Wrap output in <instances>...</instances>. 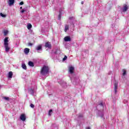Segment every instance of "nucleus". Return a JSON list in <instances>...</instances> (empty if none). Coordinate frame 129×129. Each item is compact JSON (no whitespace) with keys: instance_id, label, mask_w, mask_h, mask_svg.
I'll list each match as a JSON object with an SVG mask.
<instances>
[{"instance_id":"nucleus-1","label":"nucleus","mask_w":129,"mask_h":129,"mask_svg":"<svg viewBox=\"0 0 129 129\" xmlns=\"http://www.w3.org/2000/svg\"><path fill=\"white\" fill-rule=\"evenodd\" d=\"M4 47L6 52H8L11 50V47L9 46V38L6 37L4 39Z\"/></svg>"},{"instance_id":"nucleus-2","label":"nucleus","mask_w":129,"mask_h":129,"mask_svg":"<svg viewBox=\"0 0 129 129\" xmlns=\"http://www.w3.org/2000/svg\"><path fill=\"white\" fill-rule=\"evenodd\" d=\"M48 73H49V67L44 66L41 70V74H42V75H46V74H48Z\"/></svg>"},{"instance_id":"nucleus-3","label":"nucleus","mask_w":129,"mask_h":129,"mask_svg":"<svg viewBox=\"0 0 129 129\" xmlns=\"http://www.w3.org/2000/svg\"><path fill=\"white\" fill-rule=\"evenodd\" d=\"M59 84L63 88H67V83H66V82L60 81Z\"/></svg>"},{"instance_id":"nucleus-4","label":"nucleus","mask_w":129,"mask_h":129,"mask_svg":"<svg viewBox=\"0 0 129 129\" xmlns=\"http://www.w3.org/2000/svg\"><path fill=\"white\" fill-rule=\"evenodd\" d=\"M69 72L70 74H73L74 73V67L71 66L69 67Z\"/></svg>"},{"instance_id":"nucleus-5","label":"nucleus","mask_w":129,"mask_h":129,"mask_svg":"<svg viewBox=\"0 0 129 129\" xmlns=\"http://www.w3.org/2000/svg\"><path fill=\"white\" fill-rule=\"evenodd\" d=\"M127 10H128V6H127V5H124L123 6L122 8V12H123V13H125Z\"/></svg>"},{"instance_id":"nucleus-6","label":"nucleus","mask_w":129,"mask_h":129,"mask_svg":"<svg viewBox=\"0 0 129 129\" xmlns=\"http://www.w3.org/2000/svg\"><path fill=\"white\" fill-rule=\"evenodd\" d=\"M45 47L48 48V49H51L52 48V45H51V43L50 42H47L45 43Z\"/></svg>"},{"instance_id":"nucleus-7","label":"nucleus","mask_w":129,"mask_h":129,"mask_svg":"<svg viewBox=\"0 0 129 129\" xmlns=\"http://www.w3.org/2000/svg\"><path fill=\"white\" fill-rule=\"evenodd\" d=\"M20 119L22 120V121H25L26 120V115L24 114H22L20 116Z\"/></svg>"},{"instance_id":"nucleus-8","label":"nucleus","mask_w":129,"mask_h":129,"mask_svg":"<svg viewBox=\"0 0 129 129\" xmlns=\"http://www.w3.org/2000/svg\"><path fill=\"white\" fill-rule=\"evenodd\" d=\"M64 41H65V42H70L71 41V38H70V36H66L64 38Z\"/></svg>"},{"instance_id":"nucleus-9","label":"nucleus","mask_w":129,"mask_h":129,"mask_svg":"<svg viewBox=\"0 0 129 129\" xmlns=\"http://www.w3.org/2000/svg\"><path fill=\"white\" fill-rule=\"evenodd\" d=\"M118 85V84L117 83H115L114 84V92L115 94H116V92H117V86Z\"/></svg>"},{"instance_id":"nucleus-10","label":"nucleus","mask_w":129,"mask_h":129,"mask_svg":"<svg viewBox=\"0 0 129 129\" xmlns=\"http://www.w3.org/2000/svg\"><path fill=\"white\" fill-rule=\"evenodd\" d=\"M8 4L10 7H11V6H13V5L15 4V0H9L8 2Z\"/></svg>"},{"instance_id":"nucleus-11","label":"nucleus","mask_w":129,"mask_h":129,"mask_svg":"<svg viewBox=\"0 0 129 129\" xmlns=\"http://www.w3.org/2000/svg\"><path fill=\"white\" fill-rule=\"evenodd\" d=\"M36 50H37V51H42V45H39L37 46H36Z\"/></svg>"},{"instance_id":"nucleus-12","label":"nucleus","mask_w":129,"mask_h":129,"mask_svg":"<svg viewBox=\"0 0 129 129\" xmlns=\"http://www.w3.org/2000/svg\"><path fill=\"white\" fill-rule=\"evenodd\" d=\"M8 78H13V72H9Z\"/></svg>"},{"instance_id":"nucleus-13","label":"nucleus","mask_w":129,"mask_h":129,"mask_svg":"<svg viewBox=\"0 0 129 129\" xmlns=\"http://www.w3.org/2000/svg\"><path fill=\"white\" fill-rule=\"evenodd\" d=\"M30 52V49L28 48H26L24 49V53L25 54H28Z\"/></svg>"},{"instance_id":"nucleus-14","label":"nucleus","mask_w":129,"mask_h":129,"mask_svg":"<svg viewBox=\"0 0 129 129\" xmlns=\"http://www.w3.org/2000/svg\"><path fill=\"white\" fill-rule=\"evenodd\" d=\"M28 65L29 66H30V67H34V62L32 61H29Z\"/></svg>"},{"instance_id":"nucleus-15","label":"nucleus","mask_w":129,"mask_h":129,"mask_svg":"<svg viewBox=\"0 0 129 129\" xmlns=\"http://www.w3.org/2000/svg\"><path fill=\"white\" fill-rule=\"evenodd\" d=\"M22 67L23 69H24V70H27V66H26V64L25 63L22 64Z\"/></svg>"},{"instance_id":"nucleus-16","label":"nucleus","mask_w":129,"mask_h":129,"mask_svg":"<svg viewBox=\"0 0 129 129\" xmlns=\"http://www.w3.org/2000/svg\"><path fill=\"white\" fill-rule=\"evenodd\" d=\"M69 30V26L68 25H66L64 27V31L67 32Z\"/></svg>"},{"instance_id":"nucleus-17","label":"nucleus","mask_w":129,"mask_h":129,"mask_svg":"<svg viewBox=\"0 0 129 129\" xmlns=\"http://www.w3.org/2000/svg\"><path fill=\"white\" fill-rule=\"evenodd\" d=\"M29 91L30 94H34V90L33 89H30L29 90Z\"/></svg>"},{"instance_id":"nucleus-18","label":"nucleus","mask_w":129,"mask_h":129,"mask_svg":"<svg viewBox=\"0 0 129 129\" xmlns=\"http://www.w3.org/2000/svg\"><path fill=\"white\" fill-rule=\"evenodd\" d=\"M32 28V24H29L27 25V29L28 30H30V29H31Z\"/></svg>"},{"instance_id":"nucleus-19","label":"nucleus","mask_w":129,"mask_h":129,"mask_svg":"<svg viewBox=\"0 0 129 129\" xmlns=\"http://www.w3.org/2000/svg\"><path fill=\"white\" fill-rule=\"evenodd\" d=\"M122 75L123 76H124V75H125V74H126V71H125V70H122Z\"/></svg>"},{"instance_id":"nucleus-20","label":"nucleus","mask_w":129,"mask_h":129,"mask_svg":"<svg viewBox=\"0 0 129 129\" xmlns=\"http://www.w3.org/2000/svg\"><path fill=\"white\" fill-rule=\"evenodd\" d=\"M3 98L4 99H5V100H10V98H9V97H4Z\"/></svg>"},{"instance_id":"nucleus-21","label":"nucleus","mask_w":129,"mask_h":129,"mask_svg":"<svg viewBox=\"0 0 129 129\" xmlns=\"http://www.w3.org/2000/svg\"><path fill=\"white\" fill-rule=\"evenodd\" d=\"M52 109H50V110H49L48 115L51 116V113H52Z\"/></svg>"},{"instance_id":"nucleus-22","label":"nucleus","mask_w":129,"mask_h":129,"mask_svg":"<svg viewBox=\"0 0 129 129\" xmlns=\"http://www.w3.org/2000/svg\"><path fill=\"white\" fill-rule=\"evenodd\" d=\"M0 16L2 17L3 18H6V15L3 14V13H0Z\"/></svg>"},{"instance_id":"nucleus-23","label":"nucleus","mask_w":129,"mask_h":129,"mask_svg":"<svg viewBox=\"0 0 129 129\" xmlns=\"http://www.w3.org/2000/svg\"><path fill=\"white\" fill-rule=\"evenodd\" d=\"M8 33H9V31H4V35L6 36V35H8Z\"/></svg>"},{"instance_id":"nucleus-24","label":"nucleus","mask_w":129,"mask_h":129,"mask_svg":"<svg viewBox=\"0 0 129 129\" xmlns=\"http://www.w3.org/2000/svg\"><path fill=\"white\" fill-rule=\"evenodd\" d=\"M67 59V56L65 55L64 58L62 59L63 61H65Z\"/></svg>"},{"instance_id":"nucleus-25","label":"nucleus","mask_w":129,"mask_h":129,"mask_svg":"<svg viewBox=\"0 0 129 129\" xmlns=\"http://www.w3.org/2000/svg\"><path fill=\"white\" fill-rule=\"evenodd\" d=\"M30 107H31L32 108H34V107H35V105H34V104H31Z\"/></svg>"},{"instance_id":"nucleus-26","label":"nucleus","mask_w":129,"mask_h":129,"mask_svg":"<svg viewBox=\"0 0 129 129\" xmlns=\"http://www.w3.org/2000/svg\"><path fill=\"white\" fill-rule=\"evenodd\" d=\"M19 5H20V6H22V5H24V2H20Z\"/></svg>"},{"instance_id":"nucleus-27","label":"nucleus","mask_w":129,"mask_h":129,"mask_svg":"<svg viewBox=\"0 0 129 129\" xmlns=\"http://www.w3.org/2000/svg\"><path fill=\"white\" fill-rule=\"evenodd\" d=\"M28 46H33V43H29Z\"/></svg>"},{"instance_id":"nucleus-28","label":"nucleus","mask_w":129,"mask_h":129,"mask_svg":"<svg viewBox=\"0 0 129 129\" xmlns=\"http://www.w3.org/2000/svg\"><path fill=\"white\" fill-rule=\"evenodd\" d=\"M24 12H25V10H24V9H22L21 11V13L23 14V13H24Z\"/></svg>"},{"instance_id":"nucleus-29","label":"nucleus","mask_w":129,"mask_h":129,"mask_svg":"<svg viewBox=\"0 0 129 129\" xmlns=\"http://www.w3.org/2000/svg\"><path fill=\"white\" fill-rule=\"evenodd\" d=\"M19 46V43H16V47H18Z\"/></svg>"},{"instance_id":"nucleus-30","label":"nucleus","mask_w":129,"mask_h":129,"mask_svg":"<svg viewBox=\"0 0 129 129\" xmlns=\"http://www.w3.org/2000/svg\"><path fill=\"white\" fill-rule=\"evenodd\" d=\"M100 105H101V106H103V104H102V103H101L100 104Z\"/></svg>"},{"instance_id":"nucleus-31","label":"nucleus","mask_w":129,"mask_h":129,"mask_svg":"<svg viewBox=\"0 0 129 129\" xmlns=\"http://www.w3.org/2000/svg\"><path fill=\"white\" fill-rule=\"evenodd\" d=\"M86 129H90V127H87Z\"/></svg>"},{"instance_id":"nucleus-32","label":"nucleus","mask_w":129,"mask_h":129,"mask_svg":"<svg viewBox=\"0 0 129 129\" xmlns=\"http://www.w3.org/2000/svg\"><path fill=\"white\" fill-rule=\"evenodd\" d=\"M81 4H82V5H83V4H84L83 2H82Z\"/></svg>"},{"instance_id":"nucleus-33","label":"nucleus","mask_w":129,"mask_h":129,"mask_svg":"<svg viewBox=\"0 0 129 129\" xmlns=\"http://www.w3.org/2000/svg\"><path fill=\"white\" fill-rule=\"evenodd\" d=\"M22 9H23V7H20V9L22 10Z\"/></svg>"},{"instance_id":"nucleus-34","label":"nucleus","mask_w":129,"mask_h":129,"mask_svg":"<svg viewBox=\"0 0 129 129\" xmlns=\"http://www.w3.org/2000/svg\"><path fill=\"white\" fill-rule=\"evenodd\" d=\"M81 116V117H82V116H83L82 115H81V116H79V117Z\"/></svg>"},{"instance_id":"nucleus-35","label":"nucleus","mask_w":129,"mask_h":129,"mask_svg":"<svg viewBox=\"0 0 129 129\" xmlns=\"http://www.w3.org/2000/svg\"><path fill=\"white\" fill-rule=\"evenodd\" d=\"M101 117H103V115H102V116H101Z\"/></svg>"},{"instance_id":"nucleus-36","label":"nucleus","mask_w":129,"mask_h":129,"mask_svg":"<svg viewBox=\"0 0 129 129\" xmlns=\"http://www.w3.org/2000/svg\"><path fill=\"white\" fill-rule=\"evenodd\" d=\"M71 80H72V78H71Z\"/></svg>"},{"instance_id":"nucleus-37","label":"nucleus","mask_w":129,"mask_h":129,"mask_svg":"<svg viewBox=\"0 0 129 129\" xmlns=\"http://www.w3.org/2000/svg\"><path fill=\"white\" fill-rule=\"evenodd\" d=\"M1 87H2V86H0V88H1Z\"/></svg>"}]
</instances>
